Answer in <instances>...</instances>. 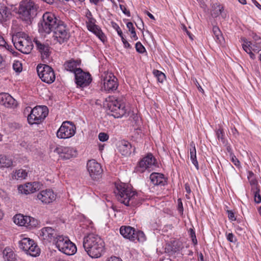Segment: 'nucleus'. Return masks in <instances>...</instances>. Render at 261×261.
<instances>
[{
  "label": "nucleus",
  "mask_w": 261,
  "mask_h": 261,
  "mask_svg": "<svg viewBox=\"0 0 261 261\" xmlns=\"http://www.w3.org/2000/svg\"><path fill=\"white\" fill-rule=\"evenodd\" d=\"M114 193L118 200L127 206H137L142 201L138 194L124 183L117 185Z\"/></svg>",
  "instance_id": "f257e3e1"
},
{
  "label": "nucleus",
  "mask_w": 261,
  "mask_h": 261,
  "mask_svg": "<svg viewBox=\"0 0 261 261\" xmlns=\"http://www.w3.org/2000/svg\"><path fill=\"white\" fill-rule=\"evenodd\" d=\"M83 246L91 258H99L104 252L105 242L97 234L89 233L83 239Z\"/></svg>",
  "instance_id": "f03ea898"
},
{
  "label": "nucleus",
  "mask_w": 261,
  "mask_h": 261,
  "mask_svg": "<svg viewBox=\"0 0 261 261\" xmlns=\"http://www.w3.org/2000/svg\"><path fill=\"white\" fill-rule=\"evenodd\" d=\"M63 22L53 13L46 12L43 15L42 21L39 25V32L42 34H49Z\"/></svg>",
  "instance_id": "7ed1b4c3"
},
{
  "label": "nucleus",
  "mask_w": 261,
  "mask_h": 261,
  "mask_svg": "<svg viewBox=\"0 0 261 261\" xmlns=\"http://www.w3.org/2000/svg\"><path fill=\"white\" fill-rule=\"evenodd\" d=\"M37 8V6L33 1H23L19 4L18 13L23 20L31 21L36 15Z\"/></svg>",
  "instance_id": "20e7f679"
},
{
  "label": "nucleus",
  "mask_w": 261,
  "mask_h": 261,
  "mask_svg": "<svg viewBox=\"0 0 261 261\" xmlns=\"http://www.w3.org/2000/svg\"><path fill=\"white\" fill-rule=\"evenodd\" d=\"M13 41L16 48L23 54H30L33 48L29 37L23 33H18L13 39Z\"/></svg>",
  "instance_id": "39448f33"
},
{
  "label": "nucleus",
  "mask_w": 261,
  "mask_h": 261,
  "mask_svg": "<svg viewBox=\"0 0 261 261\" xmlns=\"http://www.w3.org/2000/svg\"><path fill=\"white\" fill-rule=\"evenodd\" d=\"M107 107L112 113V115L115 118L123 117L126 113L125 105L121 101L118 100L113 96H109L107 99Z\"/></svg>",
  "instance_id": "423d86ee"
},
{
  "label": "nucleus",
  "mask_w": 261,
  "mask_h": 261,
  "mask_svg": "<svg viewBox=\"0 0 261 261\" xmlns=\"http://www.w3.org/2000/svg\"><path fill=\"white\" fill-rule=\"evenodd\" d=\"M48 110L46 106H37L34 108L28 117V122L31 124H40L46 117Z\"/></svg>",
  "instance_id": "0eeeda50"
},
{
  "label": "nucleus",
  "mask_w": 261,
  "mask_h": 261,
  "mask_svg": "<svg viewBox=\"0 0 261 261\" xmlns=\"http://www.w3.org/2000/svg\"><path fill=\"white\" fill-rule=\"evenodd\" d=\"M56 247L63 253L68 255H73L76 252V247L67 237L59 236L55 243Z\"/></svg>",
  "instance_id": "6e6552de"
},
{
  "label": "nucleus",
  "mask_w": 261,
  "mask_h": 261,
  "mask_svg": "<svg viewBox=\"0 0 261 261\" xmlns=\"http://www.w3.org/2000/svg\"><path fill=\"white\" fill-rule=\"evenodd\" d=\"M37 71L39 77L46 83L51 84L56 79L53 68L46 64H40L37 67Z\"/></svg>",
  "instance_id": "1a4fd4ad"
},
{
  "label": "nucleus",
  "mask_w": 261,
  "mask_h": 261,
  "mask_svg": "<svg viewBox=\"0 0 261 261\" xmlns=\"http://www.w3.org/2000/svg\"><path fill=\"white\" fill-rule=\"evenodd\" d=\"M19 248L32 256L39 255L40 249L34 240L29 238H23L19 241Z\"/></svg>",
  "instance_id": "9d476101"
},
{
  "label": "nucleus",
  "mask_w": 261,
  "mask_h": 261,
  "mask_svg": "<svg viewBox=\"0 0 261 261\" xmlns=\"http://www.w3.org/2000/svg\"><path fill=\"white\" fill-rule=\"evenodd\" d=\"M76 132V127L71 121H64L62 123L57 132V137L60 139H68L73 137Z\"/></svg>",
  "instance_id": "9b49d317"
},
{
  "label": "nucleus",
  "mask_w": 261,
  "mask_h": 261,
  "mask_svg": "<svg viewBox=\"0 0 261 261\" xmlns=\"http://www.w3.org/2000/svg\"><path fill=\"white\" fill-rule=\"evenodd\" d=\"M53 37L54 40L60 44L68 41L70 37V34L67 29L66 25L64 22L59 24V25H57L54 30Z\"/></svg>",
  "instance_id": "f8f14e48"
},
{
  "label": "nucleus",
  "mask_w": 261,
  "mask_h": 261,
  "mask_svg": "<svg viewBox=\"0 0 261 261\" xmlns=\"http://www.w3.org/2000/svg\"><path fill=\"white\" fill-rule=\"evenodd\" d=\"M155 159L151 153H148L138 162L136 168L137 172L143 173L146 170L150 172L152 167L155 166Z\"/></svg>",
  "instance_id": "ddd939ff"
},
{
  "label": "nucleus",
  "mask_w": 261,
  "mask_h": 261,
  "mask_svg": "<svg viewBox=\"0 0 261 261\" xmlns=\"http://www.w3.org/2000/svg\"><path fill=\"white\" fill-rule=\"evenodd\" d=\"M14 222L19 226H24L29 229L36 227L38 222L37 219L30 216L19 214L14 217Z\"/></svg>",
  "instance_id": "4468645a"
},
{
  "label": "nucleus",
  "mask_w": 261,
  "mask_h": 261,
  "mask_svg": "<svg viewBox=\"0 0 261 261\" xmlns=\"http://www.w3.org/2000/svg\"><path fill=\"white\" fill-rule=\"evenodd\" d=\"M102 89L109 93L115 91L118 86L117 79L112 73H107L102 79Z\"/></svg>",
  "instance_id": "2eb2a0df"
},
{
  "label": "nucleus",
  "mask_w": 261,
  "mask_h": 261,
  "mask_svg": "<svg viewBox=\"0 0 261 261\" xmlns=\"http://www.w3.org/2000/svg\"><path fill=\"white\" fill-rule=\"evenodd\" d=\"M74 76L77 87L84 88L87 87L90 85L92 81L90 74L83 71L82 69H77L76 71Z\"/></svg>",
  "instance_id": "dca6fc26"
},
{
  "label": "nucleus",
  "mask_w": 261,
  "mask_h": 261,
  "mask_svg": "<svg viewBox=\"0 0 261 261\" xmlns=\"http://www.w3.org/2000/svg\"><path fill=\"white\" fill-rule=\"evenodd\" d=\"M57 236L56 231L50 227H45L40 230V237L46 243L54 241L56 243Z\"/></svg>",
  "instance_id": "f3484780"
},
{
  "label": "nucleus",
  "mask_w": 261,
  "mask_h": 261,
  "mask_svg": "<svg viewBox=\"0 0 261 261\" xmlns=\"http://www.w3.org/2000/svg\"><path fill=\"white\" fill-rule=\"evenodd\" d=\"M34 42L35 43L37 50L41 55V57L42 60L48 59L50 54V47L47 43H45L38 39L35 38L34 39Z\"/></svg>",
  "instance_id": "a211bd4d"
},
{
  "label": "nucleus",
  "mask_w": 261,
  "mask_h": 261,
  "mask_svg": "<svg viewBox=\"0 0 261 261\" xmlns=\"http://www.w3.org/2000/svg\"><path fill=\"white\" fill-rule=\"evenodd\" d=\"M54 152L58 153L60 158L63 160H68L75 156L76 154V150L74 148L62 146L56 147Z\"/></svg>",
  "instance_id": "6ab92c4d"
},
{
  "label": "nucleus",
  "mask_w": 261,
  "mask_h": 261,
  "mask_svg": "<svg viewBox=\"0 0 261 261\" xmlns=\"http://www.w3.org/2000/svg\"><path fill=\"white\" fill-rule=\"evenodd\" d=\"M37 199L43 204H49L56 200V195L53 190L46 189L40 192L37 196Z\"/></svg>",
  "instance_id": "aec40b11"
},
{
  "label": "nucleus",
  "mask_w": 261,
  "mask_h": 261,
  "mask_svg": "<svg viewBox=\"0 0 261 261\" xmlns=\"http://www.w3.org/2000/svg\"><path fill=\"white\" fill-rule=\"evenodd\" d=\"M87 168L90 176L92 178H96V176L101 174L102 169L100 164L94 160L88 161L87 164Z\"/></svg>",
  "instance_id": "412c9836"
},
{
  "label": "nucleus",
  "mask_w": 261,
  "mask_h": 261,
  "mask_svg": "<svg viewBox=\"0 0 261 261\" xmlns=\"http://www.w3.org/2000/svg\"><path fill=\"white\" fill-rule=\"evenodd\" d=\"M96 20L95 18H90L86 21L88 30L94 34L98 38L103 41L105 40V35L101 29L95 24Z\"/></svg>",
  "instance_id": "4be33fe9"
},
{
  "label": "nucleus",
  "mask_w": 261,
  "mask_h": 261,
  "mask_svg": "<svg viewBox=\"0 0 261 261\" xmlns=\"http://www.w3.org/2000/svg\"><path fill=\"white\" fill-rule=\"evenodd\" d=\"M40 189V184L38 182H28L23 185H20L18 187L20 193L25 195L33 193Z\"/></svg>",
  "instance_id": "5701e85b"
},
{
  "label": "nucleus",
  "mask_w": 261,
  "mask_h": 261,
  "mask_svg": "<svg viewBox=\"0 0 261 261\" xmlns=\"http://www.w3.org/2000/svg\"><path fill=\"white\" fill-rule=\"evenodd\" d=\"M0 104L7 108H14L17 106L16 100L8 93L0 94Z\"/></svg>",
  "instance_id": "b1692460"
},
{
  "label": "nucleus",
  "mask_w": 261,
  "mask_h": 261,
  "mask_svg": "<svg viewBox=\"0 0 261 261\" xmlns=\"http://www.w3.org/2000/svg\"><path fill=\"white\" fill-rule=\"evenodd\" d=\"M150 179L154 186H163L167 183V178L164 174L160 173H152L150 175Z\"/></svg>",
  "instance_id": "393cba45"
},
{
  "label": "nucleus",
  "mask_w": 261,
  "mask_h": 261,
  "mask_svg": "<svg viewBox=\"0 0 261 261\" xmlns=\"http://www.w3.org/2000/svg\"><path fill=\"white\" fill-rule=\"evenodd\" d=\"M11 16V12L5 4L0 3V23H3L9 20Z\"/></svg>",
  "instance_id": "a878e982"
},
{
  "label": "nucleus",
  "mask_w": 261,
  "mask_h": 261,
  "mask_svg": "<svg viewBox=\"0 0 261 261\" xmlns=\"http://www.w3.org/2000/svg\"><path fill=\"white\" fill-rule=\"evenodd\" d=\"M135 229L129 226H122L120 228V234L126 239L134 241Z\"/></svg>",
  "instance_id": "bb28decb"
},
{
  "label": "nucleus",
  "mask_w": 261,
  "mask_h": 261,
  "mask_svg": "<svg viewBox=\"0 0 261 261\" xmlns=\"http://www.w3.org/2000/svg\"><path fill=\"white\" fill-rule=\"evenodd\" d=\"M81 62L79 60H70L65 62L64 67L67 71L73 72L74 74L77 69H81L78 66L80 65Z\"/></svg>",
  "instance_id": "cd10ccee"
},
{
  "label": "nucleus",
  "mask_w": 261,
  "mask_h": 261,
  "mask_svg": "<svg viewBox=\"0 0 261 261\" xmlns=\"http://www.w3.org/2000/svg\"><path fill=\"white\" fill-rule=\"evenodd\" d=\"M132 145L126 141H121L119 146V151L124 156H128L131 153Z\"/></svg>",
  "instance_id": "c85d7f7f"
},
{
  "label": "nucleus",
  "mask_w": 261,
  "mask_h": 261,
  "mask_svg": "<svg viewBox=\"0 0 261 261\" xmlns=\"http://www.w3.org/2000/svg\"><path fill=\"white\" fill-rule=\"evenodd\" d=\"M190 159L195 166L197 170L199 169L198 163L196 158V150L195 148V144L194 142H191L190 144Z\"/></svg>",
  "instance_id": "c756f323"
},
{
  "label": "nucleus",
  "mask_w": 261,
  "mask_h": 261,
  "mask_svg": "<svg viewBox=\"0 0 261 261\" xmlns=\"http://www.w3.org/2000/svg\"><path fill=\"white\" fill-rule=\"evenodd\" d=\"M3 257L5 261H15V254L11 248H6L3 251Z\"/></svg>",
  "instance_id": "7c9ffc66"
},
{
  "label": "nucleus",
  "mask_w": 261,
  "mask_h": 261,
  "mask_svg": "<svg viewBox=\"0 0 261 261\" xmlns=\"http://www.w3.org/2000/svg\"><path fill=\"white\" fill-rule=\"evenodd\" d=\"M13 164L12 160L11 158L7 157L5 155H0V168L3 167H9Z\"/></svg>",
  "instance_id": "2f4dec72"
},
{
  "label": "nucleus",
  "mask_w": 261,
  "mask_h": 261,
  "mask_svg": "<svg viewBox=\"0 0 261 261\" xmlns=\"http://www.w3.org/2000/svg\"><path fill=\"white\" fill-rule=\"evenodd\" d=\"M223 11L224 9L222 6L216 4V6L214 5V9L212 12V15L214 17H217L220 15H221L222 17L224 18L226 17V15L223 12Z\"/></svg>",
  "instance_id": "473e14b6"
},
{
  "label": "nucleus",
  "mask_w": 261,
  "mask_h": 261,
  "mask_svg": "<svg viewBox=\"0 0 261 261\" xmlns=\"http://www.w3.org/2000/svg\"><path fill=\"white\" fill-rule=\"evenodd\" d=\"M213 33L214 39L216 41L219 43H221L223 40V36L219 28L217 26L213 28Z\"/></svg>",
  "instance_id": "72a5a7b5"
},
{
  "label": "nucleus",
  "mask_w": 261,
  "mask_h": 261,
  "mask_svg": "<svg viewBox=\"0 0 261 261\" xmlns=\"http://www.w3.org/2000/svg\"><path fill=\"white\" fill-rule=\"evenodd\" d=\"M236 232L240 235H243L246 232L247 229V226L243 222L242 224H238L234 225Z\"/></svg>",
  "instance_id": "f704fd0d"
},
{
  "label": "nucleus",
  "mask_w": 261,
  "mask_h": 261,
  "mask_svg": "<svg viewBox=\"0 0 261 261\" xmlns=\"http://www.w3.org/2000/svg\"><path fill=\"white\" fill-rule=\"evenodd\" d=\"M28 175L27 172L25 170L20 169L17 170H16L14 176L15 179H24Z\"/></svg>",
  "instance_id": "c9c22d12"
},
{
  "label": "nucleus",
  "mask_w": 261,
  "mask_h": 261,
  "mask_svg": "<svg viewBox=\"0 0 261 261\" xmlns=\"http://www.w3.org/2000/svg\"><path fill=\"white\" fill-rule=\"evenodd\" d=\"M245 42H246L248 45V46L250 47L251 51L258 53L260 50H261V44H258L248 41H245Z\"/></svg>",
  "instance_id": "e433bc0d"
},
{
  "label": "nucleus",
  "mask_w": 261,
  "mask_h": 261,
  "mask_svg": "<svg viewBox=\"0 0 261 261\" xmlns=\"http://www.w3.org/2000/svg\"><path fill=\"white\" fill-rule=\"evenodd\" d=\"M126 27L132 34L131 38L134 40H137L138 39V38L136 33L135 29L134 27L133 23L131 22H127L126 23Z\"/></svg>",
  "instance_id": "4c0bfd02"
},
{
  "label": "nucleus",
  "mask_w": 261,
  "mask_h": 261,
  "mask_svg": "<svg viewBox=\"0 0 261 261\" xmlns=\"http://www.w3.org/2000/svg\"><path fill=\"white\" fill-rule=\"evenodd\" d=\"M153 74L160 83H163L165 80L166 76L165 74L158 70H153Z\"/></svg>",
  "instance_id": "58836bf2"
},
{
  "label": "nucleus",
  "mask_w": 261,
  "mask_h": 261,
  "mask_svg": "<svg viewBox=\"0 0 261 261\" xmlns=\"http://www.w3.org/2000/svg\"><path fill=\"white\" fill-rule=\"evenodd\" d=\"M134 236V241L137 240L140 242H143L146 240L145 234L142 231L135 230Z\"/></svg>",
  "instance_id": "ea45409f"
},
{
  "label": "nucleus",
  "mask_w": 261,
  "mask_h": 261,
  "mask_svg": "<svg viewBox=\"0 0 261 261\" xmlns=\"http://www.w3.org/2000/svg\"><path fill=\"white\" fill-rule=\"evenodd\" d=\"M216 136L218 139L221 141L222 142L224 143L225 139H224V133L223 130L222 128H219L216 131Z\"/></svg>",
  "instance_id": "a19ab883"
},
{
  "label": "nucleus",
  "mask_w": 261,
  "mask_h": 261,
  "mask_svg": "<svg viewBox=\"0 0 261 261\" xmlns=\"http://www.w3.org/2000/svg\"><path fill=\"white\" fill-rule=\"evenodd\" d=\"M226 213L227 214L228 218V219H229V220L230 221H233L237 220V222L238 223H241V220L240 219H238V220L236 219V218L235 217V216H234V213L232 211L227 210L226 211Z\"/></svg>",
  "instance_id": "79ce46f5"
},
{
  "label": "nucleus",
  "mask_w": 261,
  "mask_h": 261,
  "mask_svg": "<svg viewBox=\"0 0 261 261\" xmlns=\"http://www.w3.org/2000/svg\"><path fill=\"white\" fill-rule=\"evenodd\" d=\"M188 233L191 238L193 243L194 245H196L197 244V240L196 239L195 231L192 228H190L188 231Z\"/></svg>",
  "instance_id": "37998d69"
},
{
  "label": "nucleus",
  "mask_w": 261,
  "mask_h": 261,
  "mask_svg": "<svg viewBox=\"0 0 261 261\" xmlns=\"http://www.w3.org/2000/svg\"><path fill=\"white\" fill-rule=\"evenodd\" d=\"M135 48L139 53L142 54L145 51V48L140 42H138L136 43Z\"/></svg>",
  "instance_id": "c03bdc74"
},
{
  "label": "nucleus",
  "mask_w": 261,
  "mask_h": 261,
  "mask_svg": "<svg viewBox=\"0 0 261 261\" xmlns=\"http://www.w3.org/2000/svg\"><path fill=\"white\" fill-rule=\"evenodd\" d=\"M226 237L227 240L230 242L235 243L237 241L236 237L232 233H226Z\"/></svg>",
  "instance_id": "a18cd8bd"
},
{
  "label": "nucleus",
  "mask_w": 261,
  "mask_h": 261,
  "mask_svg": "<svg viewBox=\"0 0 261 261\" xmlns=\"http://www.w3.org/2000/svg\"><path fill=\"white\" fill-rule=\"evenodd\" d=\"M13 69L17 72H20L22 70L21 64L19 62H16L13 64Z\"/></svg>",
  "instance_id": "49530a36"
},
{
  "label": "nucleus",
  "mask_w": 261,
  "mask_h": 261,
  "mask_svg": "<svg viewBox=\"0 0 261 261\" xmlns=\"http://www.w3.org/2000/svg\"><path fill=\"white\" fill-rule=\"evenodd\" d=\"M99 140L101 142H105L109 139V136L105 133H100L98 135Z\"/></svg>",
  "instance_id": "de8ad7c7"
},
{
  "label": "nucleus",
  "mask_w": 261,
  "mask_h": 261,
  "mask_svg": "<svg viewBox=\"0 0 261 261\" xmlns=\"http://www.w3.org/2000/svg\"><path fill=\"white\" fill-rule=\"evenodd\" d=\"M112 25L113 28L117 31L118 34L119 36H121V35L123 34L119 26L116 23L112 22Z\"/></svg>",
  "instance_id": "09e8293b"
},
{
  "label": "nucleus",
  "mask_w": 261,
  "mask_h": 261,
  "mask_svg": "<svg viewBox=\"0 0 261 261\" xmlns=\"http://www.w3.org/2000/svg\"><path fill=\"white\" fill-rule=\"evenodd\" d=\"M259 193L260 192H258L256 193H253L254 197V201L257 203H259L261 202V196Z\"/></svg>",
  "instance_id": "8fccbe9b"
},
{
  "label": "nucleus",
  "mask_w": 261,
  "mask_h": 261,
  "mask_svg": "<svg viewBox=\"0 0 261 261\" xmlns=\"http://www.w3.org/2000/svg\"><path fill=\"white\" fill-rule=\"evenodd\" d=\"M7 46L9 47V45L7 44L4 37L0 35V46L8 49Z\"/></svg>",
  "instance_id": "3c124183"
},
{
  "label": "nucleus",
  "mask_w": 261,
  "mask_h": 261,
  "mask_svg": "<svg viewBox=\"0 0 261 261\" xmlns=\"http://www.w3.org/2000/svg\"><path fill=\"white\" fill-rule=\"evenodd\" d=\"M252 37L253 39V41H254V43L261 44V38L259 36L252 33Z\"/></svg>",
  "instance_id": "603ef678"
},
{
  "label": "nucleus",
  "mask_w": 261,
  "mask_h": 261,
  "mask_svg": "<svg viewBox=\"0 0 261 261\" xmlns=\"http://www.w3.org/2000/svg\"><path fill=\"white\" fill-rule=\"evenodd\" d=\"M119 7H120V9L122 10V11L123 12V13L124 14H125L127 16H130V13L129 11L128 10H127L124 6H123L122 5H120Z\"/></svg>",
  "instance_id": "864d4df0"
},
{
  "label": "nucleus",
  "mask_w": 261,
  "mask_h": 261,
  "mask_svg": "<svg viewBox=\"0 0 261 261\" xmlns=\"http://www.w3.org/2000/svg\"><path fill=\"white\" fill-rule=\"evenodd\" d=\"M177 203H178V207H177L178 211H179L180 214H182L183 211H184V208H183L181 200L180 199H178Z\"/></svg>",
  "instance_id": "5fc2aeb1"
},
{
  "label": "nucleus",
  "mask_w": 261,
  "mask_h": 261,
  "mask_svg": "<svg viewBox=\"0 0 261 261\" xmlns=\"http://www.w3.org/2000/svg\"><path fill=\"white\" fill-rule=\"evenodd\" d=\"M251 191L254 193H257L258 192H260L259 186L258 184H254L251 185Z\"/></svg>",
  "instance_id": "6e6d98bb"
},
{
  "label": "nucleus",
  "mask_w": 261,
  "mask_h": 261,
  "mask_svg": "<svg viewBox=\"0 0 261 261\" xmlns=\"http://www.w3.org/2000/svg\"><path fill=\"white\" fill-rule=\"evenodd\" d=\"M243 41L244 43L242 44L243 48L246 53H248L249 51V50H251L250 47L249 46L246 42H245V41H247L246 39H244Z\"/></svg>",
  "instance_id": "4d7b16f0"
},
{
  "label": "nucleus",
  "mask_w": 261,
  "mask_h": 261,
  "mask_svg": "<svg viewBox=\"0 0 261 261\" xmlns=\"http://www.w3.org/2000/svg\"><path fill=\"white\" fill-rule=\"evenodd\" d=\"M182 30L186 32L191 40H193V35L187 30V28L185 25L182 26Z\"/></svg>",
  "instance_id": "13d9d810"
},
{
  "label": "nucleus",
  "mask_w": 261,
  "mask_h": 261,
  "mask_svg": "<svg viewBox=\"0 0 261 261\" xmlns=\"http://www.w3.org/2000/svg\"><path fill=\"white\" fill-rule=\"evenodd\" d=\"M231 161L234 164V165L236 166H240V162L236 158V156L232 157Z\"/></svg>",
  "instance_id": "bf43d9fd"
},
{
  "label": "nucleus",
  "mask_w": 261,
  "mask_h": 261,
  "mask_svg": "<svg viewBox=\"0 0 261 261\" xmlns=\"http://www.w3.org/2000/svg\"><path fill=\"white\" fill-rule=\"evenodd\" d=\"M107 261H122L120 258L116 257V256H112L110 258H109Z\"/></svg>",
  "instance_id": "052dcab7"
},
{
  "label": "nucleus",
  "mask_w": 261,
  "mask_h": 261,
  "mask_svg": "<svg viewBox=\"0 0 261 261\" xmlns=\"http://www.w3.org/2000/svg\"><path fill=\"white\" fill-rule=\"evenodd\" d=\"M85 16H86V17L87 18V19H88L90 18H93L92 14L91 12L88 9L87 10Z\"/></svg>",
  "instance_id": "680f3d73"
},
{
  "label": "nucleus",
  "mask_w": 261,
  "mask_h": 261,
  "mask_svg": "<svg viewBox=\"0 0 261 261\" xmlns=\"http://www.w3.org/2000/svg\"><path fill=\"white\" fill-rule=\"evenodd\" d=\"M248 180L250 186L252 185L258 184L257 180L255 179V177L248 179Z\"/></svg>",
  "instance_id": "e2e57ef3"
},
{
  "label": "nucleus",
  "mask_w": 261,
  "mask_h": 261,
  "mask_svg": "<svg viewBox=\"0 0 261 261\" xmlns=\"http://www.w3.org/2000/svg\"><path fill=\"white\" fill-rule=\"evenodd\" d=\"M144 14H146L150 19L154 20H155V18L153 16V15L152 14H151L150 12H149L148 11L145 10L144 11Z\"/></svg>",
  "instance_id": "0e129e2a"
},
{
  "label": "nucleus",
  "mask_w": 261,
  "mask_h": 261,
  "mask_svg": "<svg viewBox=\"0 0 261 261\" xmlns=\"http://www.w3.org/2000/svg\"><path fill=\"white\" fill-rule=\"evenodd\" d=\"M254 177H255L254 173L252 171H249L248 172V175H247L248 179H251L252 178H254Z\"/></svg>",
  "instance_id": "69168bd1"
},
{
  "label": "nucleus",
  "mask_w": 261,
  "mask_h": 261,
  "mask_svg": "<svg viewBox=\"0 0 261 261\" xmlns=\"http://www.w3.org/2000/svg\"><path fill=\"white\" fill-rule=\"evenodd\" d=\"M123 45H124V46L125 48H131V45H130V44L127 42V41H125L123 43Z\"/></svg>",
  "instance_id": "338daca9"
},
{
  "label": "nucleus",
  "mask_w": 261,
  "mask_h": 261,
  "mask_svg": "<svg viewBox=\"0 0 261 261\" xmlns=\"http://www.w3.org/2000/svg\"><path fill=\"white\" fill-rule=\"evenodd\" d=\"M252 1L255 6L261 10V5L256 0H252Z\"/></svg>",
  "instance_id": "774afa93"
}]
</instances>
